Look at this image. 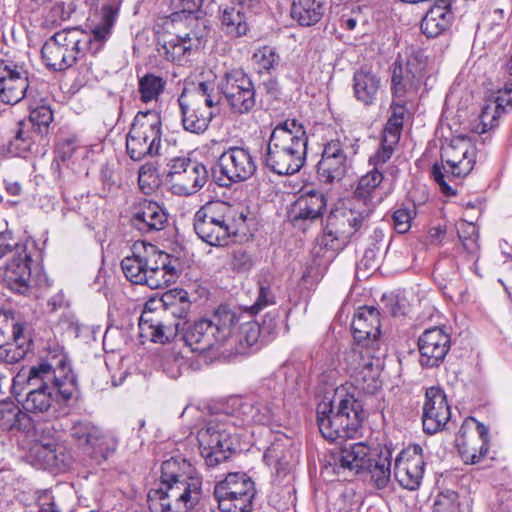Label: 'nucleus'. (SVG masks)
I'll return each mask as SVG.
<instances>
[{"mask_svg": "<svg viewBox=\"0 0 512 512\" xmlns=\"http://www.w3.org/2000/svg\"><path fill=\"white\" fill-rule=\"evenodd\" d=\"M370 217L361 207L349 202L348 206L331 210L326 218L320 245L333 252L344 250L351 242L360 238L367 229Z\"/></svg>", "mask_w": 512, "mask_h": 512, "instance_id": "1a4fd4ad", "label": "nucleus"}, {"mask_svg": "<svg viewBox=\"0 0 512 512\" xmlns=\"http://www.w3.org/2000/svg\"><path fill=\"white\" fill-rule=\"evenodd\" d=\"M118 6L105 4L101 8V20L91 33L76 28V38H80L79 44L82 63L78 66L77 81L80 84H86L95 78L93 71V58L103 49L106 41L111 35L112 27L118 14Z\"/></svg>", "mask_w": 512, "mask_h": 512, "instance_id": "ddd939ff", "label": "nucleus"}, {"mask_svg": "<svg viewBox=\"0 0 512 512\" xmlns=\"http://www.w3.org/2000/svg\"><path fill=\"white\" fill-rule=\"evenodd\" d=\"M132 253V256H126L122 259V272L131 283L148 286V275L145 272L138 243L133 245Z\"/></svg>", "mask_w": 512, "mask_h": 512, "instance_id": "de8ad7c7", "label": "nucleus"}, {"mask_svg": "<svg viewBox=\"0 0 512 512\" xmlns=\"http://www.w3.org/2000/svg\"><path fill=\"white\" fill-rule=\"evenodd\" d=\"M203 2L204 0H168L171 11L168 18L171 22H178L183 18L187 19L200 11Z\"/></svg>", "mask_w": 512, "mask_h": 512, "instance_id": "4d7b16f0", "label": "nucleus"}, {"mask_svg": "<svg viewBox=\"0 0 512 512\" xmlns=\"http://www.w3.org/2000/svg\"><path fill=\"white\" fill-rule=\"evenodd\" d=\"M475 429L476 431V439L477 442H480L482 444V451L483 452H489L490 449V435H489V428L485 426L483 423L476 420L474 417H467L461 427L460 430L463 434H467L469 430Z\"/></svg>", "mask_w": 512, "mask_h": 512, "instance_id": "e2e57ef3", "label": "nucleus"}, {"mask_svg": "<svg viewBox=\"0 0 512 512\" xmlns=\"http://www.w3.org/2000/svg\"><path fill=\"white\" fill-rule=\"evenodd\" d=\"M39 362L28 369L22 370L18 379H26L31 390L22 403L23 411L33 414H44L52 406L53 393L57 402L68 403L78 399V381L73 372L68 355L64 348L56 342H48Z\"/></svg>", "mask_w": 512, "mask_h": 512, "instance_id": "f257e3e1", "label": "nucleus"}, {"mask_svg": "<svg viewBox=\"0 0 512 512\" xmlns=\"http://www.w3.org/2000/svg\"><path fill=\"white\" fill-rule=\"evenodd\" d=\"M26 247V251L28 249H36L37 244L36 241L31 238H26L22 241H16L14 237V233L10 229H6L0 232V260L4 258L9 253H19V247Z\"/></svg>", "mask_w": 512, "mask_h": 512, "instance_id": "13d9d810", "label": "nucleus"}, {"mask_svg": "<svg viewBox=\"0 0 512 512\" xmlns=\"http://www.w3.org/2000/svg\"><path fill=\"white\" fill-rule=\"evenodd\" d=\"M308 135L296 119H286L272 130L261 155V163L270 172L280 175L298 173L306 162Z\"/></svg>", "mask_w": 512, "mask_h": 512, "instance_id": "7ed1b4c3", "label": "nucleus"}, {"mask_svg": "<svg viewBox=\"0 0 512 512\" xmlns=\"http://www.w3.org/2000/svg\"><path fill=\"white\" fill-rule=\"evenodd\" d=\"M193 159L190 157H174L167 163V171L163 173L164 182L169 186L170 191L176 181L177 176H181L188 168Z\"/></svg>", "mask_w": 512, "mask_h": 512, "instance_id": "69168bd1", "label": "nucleus"}, {"mask_svg": "<svg viewBox=\"0 0 512 512\" xmlns=\"http://www.w3.org/2000/svg\"><path fill=\"white\" fill-rule=\"evenodd\" d=\"M237 320L229 305H220L211 319L202 318L181 324V340L191 351H217L230 340V328Z\"/></svg>", "mask_w": 512, "mask_h": 512, "instance_id": "0eeeda50", "label": "nucleus"}, {"mask_svg": "<svg viewBox=\"0 0 512 512\" xmlns=\"http://www.w3.org/2000/svg\"><path fill=\"white\" fill-rule=\"evenodd\" d=\"M97 438H101V441L92 440L90 443L84 444L80 450L84 455L99 465L116 452L118 441L102 430L97 433Z\"/></svg>", "mask_w": 512, "mask_h": 512, "instance_id": "a18cd8bd", "label": "nucleus"}, {"mask_svg": "<svg viewBox=\"0 0 512 512\" xmlns=\"http://www.w3.org/2000/svg\"><path fill=\"white\" fill-rule=\"evenodd\" d=\"M247 212L234 205L212 200L202 205L194 214L193 227L196 235L214 247H224L231 238L244 232Z\"/></svg>", "mask_w": 512, "mask_h": 512, "instance_id": "39448f33", "label": "nucleus"}, {"mask_svg": "<svg viewBox=\"0 0 512 512\" xmlns=\"http://www.w3.org/2000/svg\"><path fill=\"white\" fill-rule=\"evenodd\" d=\"M393 450L385 445L380 449L377 458L370 456V447L363 442L345 444L338 451L329 456L328 467L336 474L342 471H355L359 474L368 471L378 489H384L391 476V462Z\"/></svg>", "mask_w": 512, "mask_h": 512, "instance_id": "423d86ee", "label": "nucleus"}, {"mask_svg": "<svg viewBox=\"0 0 512 512\" xmlns=\"http://www.w3.org/2000/svg\"><path fill=\"white\" fill-rule=\"evenodd\" d=\"M78 148H80V140L74 133L60 135L57 138L54 146V158L51 162V170L57 182L62 181L61 163L70 160Z\"/></svg>", "mask_w": 512, "mask_h": 512, "instance_id": "a19ab883", "label": "nucleus"}, {"mask_svg": "<svg viewBox=\"0 0 512 512\" xmlns=\"http://www.w3.org/2000/svg\"><path fill=\"white\" fill-rule=\"evenodd\" d=\"M380 326V313L377 308L367 305L359 307L351 323L355 343L376 349L381 335Z\"/></svg>", "mask_w": 512, "mask_h": 512, "instance_id": "c756f323", "label": "nucleus"}, {"mask_svg": "<svg viewBox=\"0 0 512 512\" xmlns=\"http://www.w3.org/2000/svg\"><path fill=\"white\" fill-rule=\"evenodd\" d=\"M281 406V393L276 391V383L268 380L255 392L239 400L237 413L243 424L277 425Z\"/></svg>", "mask_w": 512, "mask_h": 512, "instance_id": "2eb2a0df", "label": "nucleus"}, {"mask_svg": "<svg viewBox=\"0 0 512 512\" xmlns=\"http://www.w3.org/2000/svg\"><path fill=\"white\" fill-rule=\"evenodd\" d=\"M455 442L461 459L465 464H478L488 454V452L482 451V444L477 442L475 435H462L460 429L456 435Z\"/></svg>", "mask_w": 512, "mask_h": 512, "instance_id": "09e8293b", "label": "nucleus"}, {"mask_svg": "<svg viewBox=\"0 0 512 512\" xmlns=\"http://www.w3.org/2000/svg\"><path fill=\"white\" fill-rule=\"evenodd\" d=\"M129 222L141 234L159 232L168 225V213L158 202L140 198L131 206Z\"/></svg>", "mask_w": 512, "mask_h": 512, "instance_id": "bb28decb", "label": "nucleus"}, {"mask_svg": "<svg viewBox=\"0 0 512 512\" xmlns=\"http://www.w3.org/2000/svg\"><path fill=\"white\" fill-rule=\"evenodd\" d=\"M417 216L413 206L409 208L404 202L397 204L391 214V224L398 234H405L411 229L412 220Z\"/></svg>", "mask_w": 512, "mask_h": 512, "instance_id": "bf43d9fd", "label": "nucleus"}, {"mask_svg": "<svg viewBox=\"0 0 512 512\" xmlns=\"http://www.w3.org/2000/svg\"><path fill=\"white\" fill-rule=\"evenodd\" d=\"M450 417L451 410L444 390L438 386L427 388L421 417L424 433L433 435L442 431Z\"/></svg>", "mask_w": 512, "mask_h": 512, "instance_id": "393cba45", "label": "nucleus"}, {"mask_svg": "<svg viewBox=\"0 0 512 512\" xmlns=\"http://www.w3.org/2000/svg\"><path fill=\"white\" fill-rule=\"evenodd\" d=\"M177 101L183 129L192 134H203L209 128L214 116L210 108L201 105L200 101L193 98L188 100L179 96Z\"/></svg>", "mask_w": 512, "mask_h": 512, "instance_id": "f704fd0d", "label": "nucleus"}, {"mask_svg": "<svg viewBox=\"0 0 512 512\" xmlns=\"http://www.w3.org/2000/svg\"><path fill=\"white\" fill-rule=\"evenodd\" d=\"M209 179L206 166L193 159L181 176H177L172 193L178 196H190L201 190Z\"/></svg>", "mask_w": 512, "mask_h": 512, "instance_id": "4c0bfd02", "label": "nucleus"}, {"mask_svg": "<svg viewBox=\"0 0 512 512\" xmlns=\"http://www.w3.org/2000/svg\"><path fill=\"white\" fill-rule=\"evenodd\" d=\"M10 133L11 137L2 146V153L13 157L27 158L38 152L39 146L45 140L23 119L16 122Z\"/></svg>", "mask_w": 512, "mask_h": 512, "instance_id": "473e14b6", "label": "nucleus"}, {"mask_svg": "<svg viewBox=\"0 0 512 512\" xmlns=\"http://www.w3.org/2000/svg\"><path fill=\"white\" fill-rule=\"evenodd\" d=\"M165 312L177 319L186 321L191 311V301L188 292L182 288H174L166 291L162 297Z\"/></svg>", "mask_w": 512, "mask_h": 512, "instance_id": "79ce46f5", "label": "nucleus"}, {"mask_svg": "<svg viewBox=\"0 0 512 512\" xmlns=\"http://www.w3.org/2000/svg\"><path fill=\"white\" fill-rule=\"evenodd\" d=\"M374 350L371 346L366 347L355 343V346L344 352L343 364L351 378L374 364V356L371 354Z\"/></svg>", "mask_w": 512, "mask_h": 512, "instance_id": "c03bdc74", "label": "nucleus"}, {"mask_svg": "<svg viewBox=\"0 0 512 512\" xmlns=\"http://www.w3.org/2000/svg\"><path fill=\"white\" fill-rule=\"evenodd\" d=\"M234 427L227 422L210 419L197 432L200 454L208 467L229 460L237 451Z\"/></svg>", "mask_w": 512, "mask_h": 512, "instance_id": "4468645a", "label": "nucleus"}, {"mask_svg": "<svg viewBox=\"0 0 512 512\" xmlns=\"http://www.w3.org/2000/svg\"><path fill=\"white\" fill-rule=\"evenodd\" d=\"M28 110L29 116L23 120L32 125V129L45 139L49 134L50 126L54 119L50 105L47 103L46 99L41 98L38 101L36 95H34V97L28 101Z\"/></svg>", "mask_w": 512, "mask_h": 512, "instance_id": "ea45409f", "label": "nucleus"}, {"mask_svg": "<svg viewBox=\"0 0 512 512\" xmlns=\"http://www.w3.org/2000/svg\"><path fill=\"white\" fill-rule=\"evenodd\" d=\"M352 383L349 392L356 394L366 402L367 397L378 394L382 389V381L380 380V372L378 366L372 365L362 372H358L356 376L351 378ZM367 403H365V406Z\"/></svg>", "mask_w": 512, "mask_h": 512, "instance_id": "58836bf2", "label": "nucleus"}, {"mask_svg": "<svg viewBox=\"0 0 512 512\" xmlns=\"http://www.w3.org/2000/svg\"><path fill=\"white\" fill-rule=\"evenodd\" d=\"M166 81L163 77L155 75L154 73H146L139 78L138 92L140 100L143 103H149L157 100L165 89Z\"/></svg>", "mask_w": 512, "mask_h": 512, "instance_id": "3c124183", "label": "nucleus"}, {"mask_svg": "<svg viewBox=\"0 0 512 512\" xmlns=\"http://www.w3.org/2000/svg\"><path fill=\"white\" fill-rule=\"evenodd\" d=\"M76 37L74 27L58 31L45 41L41 48V58L48 69L62 72L75 65L78 71L82 63L79 48L81 39Z\"/></svg>", "mask_w": 512, "mask_h": 512, "instance_id": "a211bd4d", "label": "nucleus"}, {"mask_svg": "<svg viewBox=\"0 0 512 512\" xmlns=\"http://www.w3.org/2000/svg\"><path fill=\"white\" fill-rule=\"evenodd\" d=\"M433 512H461L458 493L453 490L441 491L434 501Z\"/></svg>", "mask_w": 512, "mask_h": 512, "instance_id": "0e129e2a", "label": "nucleus"}, {"mask_svg": "<svg viewBox=\"0 0 512 512\" xmlns=\"http://www.w3.org/2000/svg\"><path fill=\"white\" fill-rule=\"evenodd\" d=\"M40 428L35 436H25L31 440L26 460L36 469L52 473L66 472L73 464V457L67 447L58 443L51 435L54 427L48 422H38Z\"/></svg>", "mask_w": 512, "mask_h": 512, "instance_id": "9b49d317", "label": "nucleus"}, {"mask_svg": "<svg viewBox=\"0 0 512 512\" xmlns=\"http://www.w3.org/2000/svg\"><path fill=\"white\" fill-rule=\"evenodd\" d=\"M141 258L148 275V287L160 289L175 283L180 276L179 259L158 249L156 245L141 242Z\"/></svg>", "mask_w": 512, "mask_h": 512, "instance_id": "aec40b11", "label": "nucleus"}, {"mask_svg": "<svg viewBox=\"0 0 512 512\" xmlns=\"http://www.w3.org/2000/svg\"><path fill=\"white\" fill-rule=\"evenodd\" d=\"M257 285L258 295L254 304L244 309L252 315H256L265 307L276 303V297L272 291V276L270 274L260 275Z\"/></svg>", "mask_w": 512, "mask_h": 512, "instance_id": "8fccbe9b", "label": "nucleus"}, {"mask_svg": "<svg viewBox=\"0 0 512 512\" xmlns=\"http://www.w3.org/2000/svg\"><path fill=\"white\" fill-rule=\"evenodd\" d=\"M216 87L230 113L237 117L252 114L261 108L262 101L258 99L255 85L242 68L225 71Z\"/></svg>", "mask_w": 512, "mask_h": 512, "instance_id": "f8f14e48", "label": "nucleus"}, {"mask_svg": "<svg viewBox=\"0 0 512 512\" xmlns=\"http://www.w3.org/2000/svg\"><path fill=\"white\" fill-rule=\"evenodd\" d=\"M327 208L326 195L316 189H302L300 195L291 204L288 216L293 226L312 224L322 221Z\"/></svg>", "mask_w": 512, "mask_h": 512, "instance_id": "a878e982", "label": "nucleus"}, {"mask_svg": "<svg viewBox=\"0 0 512 512\" xmlns=\"http://www.w3.org/2000/svg\"><path fill=\"white\" fill-rule=\"evenodd\" d=\"M353 95L365 107L376 104L381 78L367 67L356 70L352 78Z\"/></svg>", "mask_w": 512, "mask_h": 512, "instance_id": "c9c22d12", "label": "nucleus"}, {"mask_svg": "<svg viewBox=\"0 0 512 512\" xmlns=\"http://www.w3.org/2000/svg\"><path fill=\"white\" fill-rule=\"evenodd\" d=\"M101 429L94 425L88 420H77L73 422L70 428V437L74 444L80 449L84 444L90 443V441H101V438H97V433Z\"/></svg>", "mask_w": 512, "mask_h": 512, "instance_id": "5fc2aeb1", "label": "nucleus"}, {"mask_svg": "<svg viewBox=\"0 0 512 512\" xmlns=\"http://www.w3.org/2000/svg\"><path fill=\"white\" fill-rule=\"evenodd\" d=\"M255 482L244 472H230L214 485L213 496L221 512H252Z\"/></svg>", "mask_w": 512, "mask_h": 512, "instance_id": "dca6fc26", "label": "nucleus"}, {"mask_svg": "<svg viewBox=\"0 0 512 512\" xmlns=\"http://www.w3.org/2000/svg\"><path fill=\"white\" fill-rule=\"evenodd\" d=\"M368 413L365 402L346 388H337L332 399L316 407V422L321 435L330 442L353 438Z\"/></svg>", "mask_w": 512, "mask_h": 512, "instance_id": "20e7f679", "label": "nucleus"}, {"mask_svg": "<svg viewBox=\"0 0 512 512\" xmlns=\"http://www.w3.org/2000/svg\"><path fill=\"white\" fill-rule=\"evenodd\" d=\"M162 118L154 109L138 111L126 135V153L135 162L160 154Z\"/></svg>", "mask_w": 512, "mask_h": 512, "instance_id": "9d476101", "label": "nucleus"}, {"mask_svg": "<svg viewBox=\"0 0 512 512\" xmlns=\"http://www.w3.org/2000/svg\"><path fill=\"white\" fill-rule=\"evenodd\" d=\"M254 15L232 4L218 6L217 19L221 32L231 40L248 37L254 22Z\"/></svg>", "mask_w": 512, "mask_h": 512, "instance_id": "7c9ffc66", "label": "nucleus"}, {"mask_svg": "<svg viewBox=\"0 0 512 512\" xmlns=\"http://www.w3.org/2000/svg\"><path fill=\"white\" fill-rule=\"evenodd\" d=\"M427 56L422 49L413 51L405 68L397 61L391 77V92L394 98H402L407 92H417L426 78Z\"/></svg>", "mask_w": 512, "mask_h": 512, "instance_id": "4be33fe9", "label": "nucleus"}, {"mask_svg": "<svg viewBox=\"0 0 512 512\" xmlns=\"http://www.w3.org/2000/svg\"><path fill=\"white\" fill-rule=\"evenodd\" d=\"M179 96L196 99L201 105L212 108L220 104L221 97L215 93V84L211 81L200 82L192 91L184 90Z\"/></svg>", "mask_w": 512, "mask_h": 512, "instance_id": "603ef678", "label": "nucleus"}, {"mask_svg": "<svg viewBox=\"0 0 512 512\" xmlns=\"http://www.w3.org/2000/svg\"><path fill=\"white\" fill-rule=\"evenodd\" d=\"M281 323V314L278 309H273L264 315L259 326L261 327L262 337L267 344L277 338L281 329Z\"/></svg>", "mask_w": 512, "mask_h": 512, "instance_id": "680f3d73", "label": "nucleus"}, {"mask_svg": "<svg viewBox=\"0 0 512 512\" xmlns=\"http://www.w3.org/2000/svg\"><path fill=\"white\" fill-rule=\"evenodd\" d=\"M494 103L496 107L492 115V121H495L496 116L506 114L512 109V82H506L502 88L497 90Z\"/></svg>", "mask_w": 512, "mask_h": 512, "instance_id": "338daca9", "label": "nucleus"}, {"mask_svg": "<svg viewBox=\"0 0 512 512\" xmlns=\"http://www.w3.org/2000/svg\"><path fill=\"white\" fill-rule=\"evenodd\" d=\"M231 269L238 273H248L255 265L253 255L246 249L240 247L232 251Z\"/></svg>", "mask_w": 512, "mask_h": 512, "instance_id": "774afa93", "label": "nucleus"}, {"mask_svg": "<svg viewBox=\"0 0 512 512\" xmlns=\"http://www.w3.org/2000/svg\"><path fill=\"white\" fill-rule=\"evenodd\" d=\"M181 331V323H166L158 320L155 325L143 336L149 337L153 343L168 344L171 343Z\"/></svg>", "mask_w": 512, "mask_h": 512, "instance_id": "864d4df0", "label": "nucleus"}, {"mask_svg": "<svg viewBox=\"0 0 512 512\" xmlns=\"http://www.w3.org/2000/svg\"><path fill=\"white\" fill-rule=\"evenodd\" d=\"M203 477L184 457H171L161 464L159 485L151 488L147 502L151 512H188L205 498Z\"/></svg>", "mask_w": 512, "mask_h": 512, "instance_id": "f03ea898", "label": "nucleus"}, {"mask_svg": "<svg viewBox=\"0 0 512 512\" xmlns=\"http://www.w3.org/2000/svg\"><path fill=\"white\" fill-rule=\"evenodd\" d=\"M418 363L422 369L439 368L451 348V335L444 327L425 329L417 339Z\"/></svg>", "mask_w": 512, "mask_h": 512, "instance_id": "5701e85b", "label": "nucleus"}, {"mask_svg": "<svg viewBox=\"0 0 512 512\" xmlns=\"http://www.w3.org/2000/svg\"><path fill=\"white\" fill-rule=\"evenodd\" d=\"M263 459L269 465L274 464L278 477L284 478L291 471L292 465L283 453V446L281 444L273 443L269 446L264 452Z\"/></svg>", "mask_w": 512, "mask_h": 512, "instance_id": "6e6d98bb", "label": "nucleus"}, {"mask_svg": "<svg viewBox=\"0 0 512 512\" xmlns=\"http://www.w3.org/2000/svg\"><path fill=\"white\" fill-rule=\"evenodd\" d=\"M256 170V159L249 147L230 146L211 168V178L218 186L229 188L233 183L250 179Z\"/></svg>", "mask_w": 512, "mask_h": 512, "instance_id": "f3484780", "label": "nucleus"}, {"mask_svg": "<svg viewBox=\"0 0 512 512\" xmlns=\"http://www.w3.org/2000/svg\"><path fill=\"white\" fill-rule=\"evenodd\" d=\"M29 414L24 412L11 398L0 401V431L24 436H35L40 428Z\"/></svg>", "mask_w": 512, "mask_h": 512, "instance_id": "2f4dec72", "label": "nucleus"}, {"mask_svg": "<svg viewBox=\"0 0 512 512\" xmlns=\"http://www.w3.org/2000/svg\"><path fill=\"white\" fill-rule=\"evenodd\" d=\"M232 312L236 315L237 320H234V323L231 325L230 339L237 329L236 341L240 346L238 352L244 354L259 351L267 343L262 337L259 323L252 320L254 315L243 310L241 307L232 309Z\"/></svg>", "mask_w": 512, "mask_h": 512, "instance_id": "c85d7f7f", "label": "nucleus"}, {"mask_svg": "<svg viewBox=\"0 0 512 512\" xmlns=\"http://www.w3.org/2000/svg\"><path fill=\"white\" fill-rule=\"evenodd\" d=\"M330 7L329 0H292L290 17L301 27L318 24Z\"/></svg>", "mask_w": 512, "mask_h": 512, "instance_id": "e433bc0d", "label": "nucleus"}, {"mask_svg": "<svg viewBox=\"0 0 512 512\" xmlns=\"http://www.w3.org/2000/svg\"><path fill=\"white\" fill-rule=\"evenodd\" d=\"M200 44V38L191 37L190 33L184 36L176 35L163 45L165 58L171 62H181L184 56L197 50Z\"/></svg>", "mask_w": 512, "mask_h": 512, "instance_id": "49530a36", "label": "nucleus"}, {"mask_svg": "<svg viewBox=\"0 0 512 512\" xmlns=\"http://www.w3.org/2000/svg\"><path fill=\"white\" fill-rule=\"evenodd\" d=\"M453 0H433L422 16L419 28L427 39H435L450 31L454 21Z\"/></svg>", "mask_w": 512, "mask_h": 512, "instance_id": "cd10ccee", "label": "nucleus"}, {"mask_svg": "<svg viewBox=\"0 0 512 512\" xmlns=\"http://www.w3.org/2000/svg\"><path fill=\"white\" fill-rule=\"evenodd\" d=\"M252 61L257 65L260 73L269 72L278 64L279 55L274 47L264 45L253 53Z\"/></svg>", "mask_w": 512, "mask_h": 512, "instance_id": "052dcab7", "label": "nucleus"}, {"mask_svg": "<svg viewBox=\"0 0 512 512\" xmlns=\"http://www.w3.org/2000/svg\"><path fill=\"white\" fill-rule=\"evenodd\" d=\"M358 149L357 140L347 144L346 141L332 139L325 143L316 165L318 180L324 184L341 181L352 168Z\"/></svg>", "mask_w": 512, "mask_h": 512, "instance_id": "6ab92c4d", "label": "nucleus"}, {"mask_svg": "<svg viewBox=\"0 0 512 512\" xmlns=\"http://www.w3.org/2000/svg\"><path fill=\"white\" fill-rule=\"evenodd\" d=\"M35 349L34 328L20 309L5 308L0 314V359L14 364Z\"/></svg>", "mask_w": 512, "mask_h": 512, "instance_id": "6e6552de", "label": "nucleus"}, {"mask_svg": "<svg viewBox=\"0 0 512 512\" xmlns=\"http://www.w3.org/2000/svg\"><path fill=\"white\" fill-rule=\"evenodd\" d=\"M384 180L381 170L372 169L363 175L348 201L354 206L361 207V210L372 215L378 204L381 203L383 197L380 192V184Z\"/></svg>", "mask_w": 512, "mask_h": 512, "instance_id": "72a5a7b5", "label": "nucleus"}, {"mask_svg": "<svg viewBox=\"0 0 512 512\" xmlns=\"http://www.w3.org/2000/svg\"><path fill=\"white\" fill-rule=\"evenodd\" d=\"M19 253L12 254L6 264L0 267V282L11 292L28 295L34 286L40 285L32 277L33 251L19 247Z\"/></svg>", "mask_w": 512, "mask_h": 512, "instance_id": "412c9836", "label": "nucleus"}, {"mask_svg": "<svg viewBox=\"0 0 512 512\" xmlns=\"http://www.w3.org/2000/svg\"><path fill=\"white\" fill-rule=\"evenodd\" d=\"M426 461L419 444L409 445L395 458L394 476L404 489L417 490L423 479Z\"/></svg>", "mask_w": 512, "mask_h": 512, "instance_id": "b1692460", "label": "nucleus"}, {"mask_svg": "<svg viewBox=\"0 0 512 512\" xmlns=\"http://www.w3.org/2000/svg\"><path fill=\"white\" fill-rule=\"evenodd\" d=\"M36 94L30 87L29 77L16 81L4 80L0 83V100L7 105H16L23 99L27 102Z\"/></svg>", "mask_w": 512, "mask_h": 512, "instance_id": "37998d69", "label": "nucleus"}]
</instances>
